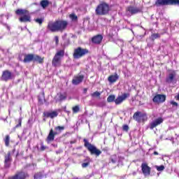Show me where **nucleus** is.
I'll use <instances>...</instances> for the list:
<instances>
[{
  "label": "nucleus",
  "mask_w": 179,
  "mask_h": 179,
  "mask_svg": "<svg viewBox=\"0 0 179 179\" xmlns=\"http://www.w3.org/2000/svg\"><path fill=\"white\" fill-rule=\"evenodd\" d=\"M68 26V22L66 21H56V22H49L48 24L47 29L52 33L57 31H62L66 29Z\"/></svg>",
  "instance_id": "1"
},
{
  "label": "nucleus",
  "mask_w": 179,
  "mask_h": 179,
  "mask_svg": "<svg viewBox=\"0 0 179 179\" xmlns=\"http://www.w3.org/2000/svg\"><path fill=\"white\" fill-rule=\"evenodd\" d=\"M64 55H65V51L64 50L57 52L52 62L53 66H61V59H62Z\"/></svg>",
  "instance_id": "2"
},
{
  "label": "nucleus",
  "mask_w": 179,
  "mask_h": 179,
  "mask_svg": "<svg viewBox=\"0 0 179 179\" xmlns=\"http://www.w3.org/2000/svg\"><path fill=\"white\" fill-rule=\"evenodd\" d=\"M85 146L90 152L91 155H95L96 156H100L101 152L100 150L97 149L96 146L92 145L86 138L84 139Z\"/></svg>",
  "instance_id": "3"
},
{
  "label": "nucleus",
  "mask_w": 179,
  "mask_h": 179,
  "mask_svg": "<svg viewBox=\"0 0 179 179\" xmlns=\"http://www.w3.org/2000/svg\"><path fill=\"white\" fill-rule=\"evenodd\" d=\"M108 10H110V6H108V4L102 3L96 7L95 12L96 15H107V13H108Z\"/></svg>",
  "instance_id": "4"
},
{
  "label": "nucleus",
  "mask_w": 179,
  "mask_h": 179,
  "mask_svg": "<svg viewBox=\"0 0 179 179\" xmlns=\"http://www.w3.org/2000/svg\"><path fill=\"white\" fill-rule=\"evenodd\" d=\"M167 5H178L179 0H157L155 6H166Z\"/></svg>",
  "instance_id": "5"
},
{
  "label": "nucleus",
  "mask_w": 179,
  "mask_h": 179,
  "mask_svg": "<svg viewBox=\"0 0 179 179\" xmlns=\"http://www.w3.org/2000/svg\"><path fill=\"white\" fill-rule=\"evenodd\" d=\"M89 53V50L87 49H84L80 47L75 49L73 53V57L76 59H79V58H82V57H85L86 54Z\"/></svg>",
  "instance_id": "6"
},
{
  "label": "nucleus",
  "mask_w": 179,
  "mask_h": 179,
  "mask_svg": "<svg viewBox=\"0 0 179 179\" xmlns=\"http://www.w3.org/2000/svg\"><path fill=\"white\" fill-rule=\"evenodd\" d=\"M152 101L154 103H164L166 101V95L163 94H157L155 96H154Z\"/></svg>",
  "instance_id": "7"
},
{
  "label": "nucleus",
  "mask_w": 179,
  "mask_h": 179,
  "mask_svg": "<svg viewBox=\"0 0 179 179\" xmlns=\"http://www.w3.org/2000/svg\"><path fill=\"white\" fill-rule=\"evenodd\" d=\"M141 170L145 177L150 176V167L147 164L143 163L141 164Z\"/></svg>",
  "instance_id": "8"
},
{
  "label": "nucleus",
  "mask_w": 179,
  "mask_h": 179,
  "mask_svg": "<svg viewBox=\"0 0 179 179\" xmlns=\"http://www.w3.org/2000/svg\"><path fill=\"white\" fill-rule=\"evenodd\" d=\"M127 97H129V94H123L122 95L119 96L116 99H115V104H121L122 101L127 100Z\"/></svg>",
  "instance_id": "9"
},
{
  "label": "nucleus",
  "mask_w": 179,
  "mask_h": 179,
  "mask_svg": "<svg viewBox=\"0 0 179 179\" xmlns=\"http://www.w3.org/2000/svg\"><path fill=\"white\" fill-rule=\"evenodd\" d=\"M162 122H163V118L159 117L150 123V128L151 129H153L154 128H156L157 125H160V124H162Z\"/></svg>",
  "instance_id": "10"
},
{
  "label": "nucleus",
  "mask_w": 179,
  "mask_h": 179,
  "mask_svg": "<svg viewBox=\"0 0 179 179\" xmlns=\"http://www.w3.org/2000/svg\"><path fill=\"white\" fill-rule=\"evenodd\" d=\"M2 80H9L12 79V73L9 71H6L3 72L2 76H1Z\"/></svg>",
  "instance_id": "11"
},
{
  "label": "nucleus",
  "mask_w": 179,
  "mask_h": 179,
  "mask_svg": "<svg viewBox=\"0 0 179 179\" xmlns=\"http://www.w3.org/2000/svg\"><path fill=\"white\" fill-rule=\"evenodd\" d=\"M84 77L83 76H77L74 77V78L72 80L73 85H79L80 83H82L83 81Z\"/></svg>",
  "instance_id": "12"
},
{
  "label": "nucleus",
  "mask_w": 179,
  "mask_h": 179,
  "mask_svg": "<svg viewBox=\"0 0 179 179\" xmlns=\"http://www.w3.org/2000/svg\"><path fill=\"white\" fill-rule=\"evenodd\" d=\"M20 22L24 23H26L27 22H31L30 14L29 13V12L22 15L21 17H20Z\"/></svg>",
  "instance_id": "13"
},
{
  "label": "nucleus",
  "mask_w": 179,
  "mask_h": 179,
  "mask_svg": "<svg viewBox=\"0 0 179 179\" xmlns=\"http://www.w3.org/2000/svg\"><path fill=\"white\" fill-rule=\"evenodd\" d=\"M176 71H171L168 76L166 77L167 83H173V80H174V78H176Z\"/></svg>",
  "instance_id": "14"
},
{
  "label": "nucleus",
  "mask_w": 179,
  "mask_h": 179,
  "mask_svg": "<svg viewBox=\"0 0 179 179\" xmlns=\"http://www.w3.org/2000/svg\"><path fill=\"white\" fill-rule=\"evenodd\" d=\"M142 112H136L133 115L134 120L137 122H142Z\"/></svg>",
  "instance_id": "15"
},
{
  "label": "nucleus",
  "mask_w": 179,
  "mask_h": 179,
  "mask_svg": "<svg viewBox=\"0 0 179 179\" xmlns=\"http://www.w3.org/2000/svg\"><path fill=\"white\" fill-rule=\"evenodd\" d=\"M44 115L48 118H55V117H58V112L57 111L46 112V113H44Z\"/></svg>",
  "instance_id": "16"
},
{
  "label": "nucleus",
  "mask_w": 179,
  "mask_h": 179,
  "mask_svg": "<svg viewBox=\"0 0 179 179\" xmlns=\"http://www.w3.org/2000/svg\"><path fill=\"white\" fill-rule=\"evenodd\" d=\"M55 135H57V133L54 132V131H52V129H51L48 136L47 142L48 143H50V142H52V141H54V139L55 138Z\"/></svg>",
  "instance_id": "17"
},
{
  "label": "nucleus",
  "mask_w": 179,
  "mask_h": 179,
  "mask_svg": "<svg viewBox=\"0 0 179 179\" xmlns=\"http://www.w3.org/2000/svg\"><path fill=\"white\" fill-rule=\"evenodd\" d=\"M103 41V36L101 35H96L92 38V43L94 44H100Z\"/></svg>",
  "instance_id": "18"
},
{
  "label": "nucleus",
  "mask_w": 179,
  "mask_h": 179,
  "mask_svg": "<svg viewBox=\"0 0 179 179\" xmlns=\"http://www.w3.org/2000/svg\"><path fill=\"white\" fill-rule=\"evenodd\" d=\"M34 55H26L24 56L23 62L27 63V62H31V61H34Z\"/></svg>",
  "instance_id": "19"
},
{
  "label": "nucleus",
  "mask_w": 179,
  "mask_h": 179,
  "mask_svg": "<svg viewBox=\"0 0 179 179\" xmlns=\"http://www.w3.org/2000/svg\"><path fill=\"white\" fill-rule=\"evenodd\" d=\"M118 78L119 77L117 74L112 75L108 77V82H110V83H115V82H117V80H118Z\"/></svg>",
  "instance_id": "20"
},
{
  "label": "nucleus",
  "mask_w": 179,
  "mask_h": 179,
  "mask_svg": "<svg viewBox=\"0 0 179 179\" xmlns=\"http://www.w3.org/2000/svg\"><path fill=\"white\" fill-rule=\"evenodd\" d=\"M26 178V173L24 172H20L16 174L15 176L12 178V179H24Z\"/></svg>",
  "instance_id": "21"
},
{
  "label": "nucleus",
  "mask_w": 179,
  "mask_h": 179,
  "mask_svg": "<svg viewBox=\"0 0 179 179\" xmlns=\"http://www.w3.org/2000/svg\"><path fill=\"white\" fill-rule=\"evenodd\" d=\"M10 152H8L7 155L5 156V166L6 167H9V162H10Z\"/></svg>",
  "instance_id": "22"
},
{
  "label": "nucleus",
  "mask_w": 179,
  "mask_h": 179,
  "mask_svg": "<svg viewBox=\"0 0 179 179\" xmlns=\"http://www.w3.org/2000/svg\"><path fill=\"white\" fill-rule=\"evenodd\" d=\"M27 13H29V11L23 9H17L15 11L16 15H19L20 16H24V15H27Z\"/></svg>",
  "instance_id": "23"
},
{
  "label": "nucleus",
  "mask_w": 179,
  "mask_h": 179,
  "mask_svg": "<svg viewBox=\"0 0 179 179\" xmlns=\"http://www.w3.org/2000/svg\"><path fill=\"white\" fill-rule=\"evenodd\" d=\"M128 12H130L131 15H135V13H138L139 12V9L134 7H129L127 8Z\"/></svg>",
  "instance_id": "24"
},
{
  "label": "nucleus",
  "mask_w": 179,
  "mask_h": 179,
  "mask_svg": "<svg viewBox=\"0 0 179 179\" xmlns=\"http://www.w3.org/2000/svg\"><path fill=\"white\" fill-rule=\"evenodd\" d=\"M55 134H57V135H58V134H61V132H62V131H64L65 129V127H61V126H58V127H56L55 128Z\"/></svg>",
  "instance_id": "25"
},
{
  "label": "nucleus",
  "mask_w": 179,
  "mask_h": 179,
  "mask_svg": "<svg viewBox=\"0 0 179 179\" xmlns=\"http://www.w3.org/2000/svg\"><path fill=\"white\" fill-rule=\"evenodd\" d=\"M34 61L36 62H39V64H43V59L40 56L34 55Z\"/></svg>",
  "instance_id": "26"
},
{
  "label": "nucleus",
  "mask_w": 179,
  "mask_h": 179,
  "mask_svg": "<svg viewBox=\"0 0 179 179\" xmlns=\"http://www.w3.org/2000/svg\"><path fill=\"white\" fill-rule=\"evenodd\" d=\"M48 0H43L41 1V6H42V8H47V6H48Z\"/></svg>",
  "instance_id": "27"
},
{
  "label": "nucleus",
  "mask_w": 179,
  "mask_h": 179,
  "mask_svg": "<svg viewBox=\"0 0 179 179\" xmlns=\"http://www.w3.org/2000/svg\"><path fill=\"white\" fill-rule=\"evenodd\" d=\"M108 103H113V101H115V95H110L107 98Z\"/></svg>",
  "instance_id": "28"
},
{
  "label": "nucleus",
  "mask_w": 179,
  "mask_h": 179,
  "mask_svg": "<svg viewBox=\"0 0 179 179\" xmlns=\"http://www.w3.org/2000/svg\"><path fill=\"white\" fill-rule=\"evenodd\" d=\"M10 141V137L9 136H6V139L4 140L6 146H9Z\"/></svg>",
  "instance_id": "29"
},
{
  "label": "nucleus",
  "mask_w": 179,
  "mask_h": 179,
  "mask_svg": "<svg viewBox=\"0 0 179 179\" xmlns=\"http://www.w3.org/2000/svg\"><path fill=\"white\" fill-rule=\"evenodd\" d=\"M101 94V93L99 92H95L92 94H91L92 97H100V95Z\"/></svg>",
  "instance_id": "30"
},
{
  "label": "nucleus",
  "mask_w": 179,
  "mask_h": 179,
  "mask_svg": "<svg viewBox=\"0 0 179 179\" xmlns=\"http://www.w3.org/2000/svg\"><path fill=\"white\" fill-rule=\"evenodd\" d=\"M148 120V115L145 113H142L141 121H146Z\"/></svg>",
  "instance_id": "31"
},
{
  "label": "nucleus",
  "mask_w": 179,
  "mask_h": 179,
  "mask_svg": "<svg viewBox=\"0 0 179 179\" xmlns=\"http://www.w3.org/2000/svg\"><path fill=\"white\" fill-rule=\"evenodd\" d=\"M69 17H70V19H71V20H78V16H76V15H75V14H71L70 15H69Z\"/></svg>",
  "instance_id": "32"
},
{
  "label": "nucleus",
  "mask_w": 179,
  "mask_h": 179,
  "mask_svg": "<svg viewBox=\"0 0 179 179\" xmlns=\"http://www.w3.org/2000/svg\"><path fill=\"white\" fill-rule=\"evenodd\" d=\"M156 169L157 170V171H163V170H164V166L161 165V166H157Z\"/></svg>",
  "instance_id": "33"
},
{
  "label": "nucleus",
  "mask_w": 179,
  "mask_h": 179,
  "mask_svg": "<svg viewBox=\"0 0 179 179\" xmlns=\"http://www.w3.org/2000/svg\"><path fill=\"white\" fill-rule=\"evenodd\" d=\"M35 22H36V23H38L39 24H41L43 22H44V19L37 18L36 20H35Z\"/></svg>",
  "instance_id": "34"
},
{
  "label": "nucleus",
  "mask_w": 179,
  "mask_h": 179,
  "mask_svg": "<svg viewBox=\"0 0 179 179\" xmlns=\"http://www.w3.org/2000/svg\"><path fill=\"white\" fill-rule=\"evenodd\" d=\"M79 106H74L73 108V113H79Z\"/></svg>",
  "instance_id": "35"
},
{
  "label": "nucleus",
  "mask_w": 179,
  "mask_h": 179,
  "mask_svg": "<svg viewBox=\"0 0 179 179\" xmlns=\"http://www.w3.org/2000/svg\"><path fill=\"white\" fill-rule=\"evenodd\" d=\"M170 104H171L173 107H178V103L174 101H171Z\"/></svg>",
  "instance_id": "36"
},
{
  "label": "nucleus",
  "mask_w": 179,
  "mask_h": 179,
  "mask_svg": "<svg viewBox=\"0 0 179 179\" xmlns=\"http://www.w3.org/2000/svg\"><path fill=\"white\" fill-rule=\"evenodd\" d=\"M59 98V100H61V101L65 100V99H66V96H65L64 94H60Z\"/></svg>",
  "instance_id": "37"
},
{
  "label": "nucleus",
  "mask_w": 179,
  "mask_h": 179,
  "mask_svg": "<svg viewBox=\"0 0 179 179\" xmlns=\"http://www.w3.org/2000/svg\"><path fill=\"white\" fill-rule=\"evenodd\" d=\"M34 178L35 179H40V178H41V173H36V174H35Z\"/></svg>",
  "instance_id": "38"
},
{
  "label": "nucleus",
  "mask_w": 179,
  "mask_h": 179,
  "mask_svg": "<svg viewBox=\"0 0 179 179\" xmlns=\"http://www.w3.org/2000/svg\"><path fill=\"white\" fill-rule=\"evenodd\" d=\"M55 41L56 43V45H57V44L59 43V38H58L57 36H55Z\"/></svg>",
  "instance_id": "39"
},
{
  "label": "nucleus",
  "mask_w": 179,
  "mask_h": 179,
  "mask_svg": "<svg viewBox=\"0 0 179 179\" xmlns=\"http://www.w3.org/2000/svg\"><path fill=\"white\" fill-rule=\"evenodd\" d=\"M152 38H159V34H155L152 36Z\"/></svg>",
  "instance_id": "40"
},
{
  "label": "nucleus",
  "mask_w": 179,
  "mask_h": 179,
  "mask_svg": "<svg viewBox=\"0 0 179 179\" xmlns=\"http://www.w3.org/2000/svg\"><path fill=\"white\" fill-rule=\"evenodd\" d=\"M128 129H129V127H128V125L123 126V131H128Z\"/></svg>",
  "instance_id": "41"
},
{
  "label": "nucleus",
  "mask_w": 179,
  "mask_h": 179,
  "mask_svg": "<svg viewBox=\"0 0 179 179\" xmlns=\"http://www.w3.org/2000/svg\"><path fill=\"white\" fill-rule=\"evenodd\" d=\"M41 150H45V146H44V144H41Z\"/></svg>",
  "instance_id": "42"
},
{
  "label": "nucleus",
  "mask_w": 179,
  "mask_h": 179,
  "mask_svg": "<svg viewBox=\"0 0 179 179\" xmlns=\"http://www.w3.org/2000/svg\"><path fill=\"white\" fill-rule=\"evenodd\" d=\"M21 126H22V120H20L19 124L15 126V128H18V127H21Z\"/></svg>",
  "instance_id": "43"
},
{
  "label": "nucleus",
  "mask_w": 179,
  "mask_h": 179,
  "mask_svg": "<svg viewBox=\"0 0 179 179\" xmlns=\"http://www.w3.org/2000/svg\"><path fill=\"white\" fill-rule=\"evenodd\" d=\"M87 166H89V164H88V163H83V164H82V166H83V167H87Z\"/></svg>",
  "instance_id": "44"
},
{
  "label": "nucleus",
  "mask_w": 179,
  "mask_h": 179,
  "mask_svg": "<svg viewBox=\"0 0 179 179\" xmlns=\"http://www.w3.org/2000/svg\"><path fill=\"white\" fill-rule=\"evenodd\" d=\"M43 99H41L40 96L38 97V101H39V103H40L41 104L43 103Z\"/></svg>",
  "instance_id": "45"
},
{
  "label": "nucleus",
  "mask_w": 179,
  "mask_h": 179,
  "mask_svg": "<svg viewBox=\"0 0 179 179\" xmlns=\"http://www.w3.org/2000/svg\"><path fill=\"white\" fill-rule=\"evenodd\" d=\"M83 93H84L85 94H86V93H87V88H84V90H83Z\"/></svg>",
  "instance_id": "46"
},
{
  "label": "nucleus",
  "mask_w": 179,
  "mask_h": 179,
  "mask_svg": "<svg viewBox=\"0 0 179 179\" xmlns=\"http://www.w3.org/2000/svg\"><path fill=\"white\" fill-rule=\"evenodd\" d=\"M154 155H159V152H154Z\"/></svg>",
  "instance_id": "47"
},
{
  "label": "nucleus",
  "mask_w": 179,
  "mask_h": 179,
  "mask_svg": "<svg viewBox=\"0 0 179 179\" xmlns=\"http://www.w3.org/2000/svg\"><path fill=\"white\" fill-rule=\"evenodd\" d=\"M53 146H55V145H53Z\"/></svg>",
  "instance_id": "48"
}]
</instances>
